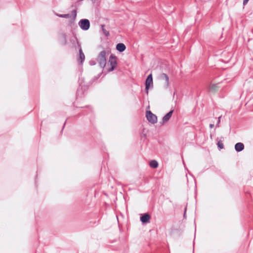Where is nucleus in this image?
I'll return each instance as SVG.
<instances>
[{"label":"nucleus","instance_id":"f257e3e1","mask_svg":"<svg viewBox=\"0 0 253 253\" xmlns=\"http://www.w3.org/2000/svg\"><path fill=\"white\" fill-rule=\"evenodd\" d=\"M97 60L100 67L103 69L106 64V51L105 50L101 51L99 53Z\"/></svg>","mask_w":253,"mask_h":253},{"label":"nucleus","instance_id":"f03ea898","mask_svg":"<svg viewBox=\"0 0 253 253\" xmlns=\"http://www.w3.org/2000/svg\"><path fill=\"white\" fill-rule=\"evenodd\" d=\"M108 65H109L111 67L108 68V70L109 72H111L113 71L115 68L116 67L117 65V57L115 55L113 54H111L110 56L109 60L108 61Z\"/></svg>","mask_w":253,"mask_h":253},{"label":"nucleus","instance_id":"7ed1b4c3","mask_svg":"<svg viewBox=\"0 0 253 253\" xmlns=\"http://www.w3.org/2000/svg\"><path fill=\"white\" fill-rule=\"evenodd\" d=\"M146 116L149 123L155 124L157 122V117L150 111H146Z\"/></svg>","mask_w":253,"mask_h":253},{"label":"nucleus","instance_id":"20e7f679","mask_svg":"<svg viewBox=\"0 0 253 253\" xmlns=\"http://www.w3.org/2000/svg\"><path fill=\"white\" fill-rule=\"evenodd\" d=\"M79 25L83 30H87L90 27V22L88 19H81L79 22Z\"/></svg>","mask_w":253,"mask_h":253},{"label":"nucleus","instance_id":"39448f33","mask_svg":"<svg viewBox=\"0 0 253 253\" xmlns=\"http://www.w3.org/2000/svg\"><path fill=\"white\" fill-rule=\"evenodd\" d=\"M153 87V77L152 74H149L145 81V89L147 93L148 92V89L150 87Z\"/></svg>","mask_w":253,"mask_h":253},{"label":"nucleus","instance_id":"423d86ee","mask_svg":"<svg viewBox=\"0 0 253 253\" xmlns=\"http://www.w3.org/2000/svg\"><path fill=\"white\" fill-rule=\"evenodd\" d=\"M77 44H78V47L79 49V57L78 58V61L80 64H82L84 61L85 55L82 50V49L81 47V45L79 42H77Z\"/></svg>","mask_w":253,"mask_h":253},{"label":"nucleus","instance_id":"0eeeda50","mask_svg":"<svg viewBox=\"0 0 253 253\" xmlns=\"http://www.w3.org/2000/svg\"><path fill=\"white\" fill-rule=\"evenodd\" d=\"M160 79L161 80L165 81V86L168 87L169 86V78L168 76L165 73H162L160 76Z\"/></svg>","mask_w":253,"mask_h":253},{"label":"nucleus","instance_id":"6e6552de","mask_svg":"<svg viewBox=\"0 0 253 253\" xmlns=\"http://www.w3.org/2000/svg\"><path fill=\"white\" fill-rule=\"evenodd\" d=\"M150 216L148 213H144L140 217V221L143 223H146L149 222Z\"/></svg>","mask_w":253,"mask_h":253},{"label":"nucleus","instance_id":"1a4fd4ad","mask_svg":"<svg viewBox=\"0 0 253 253\" xmlns=\"http://www.w3.org/2000/svg\"><path fill=\"white\" fill-rule=\"evenodd\" d=\"M244 149V145L241 142L237 143L235 145V149L238 152H241Z\"/></svg>","mask_w":253,"mask_h":253},{"label":"nucleus","instance_id":"9d476101","mask_svg":"<svg viewBox=\"0 0 253 253\" xmlns=\"http://www.w3.org/2000/svg\"><path fill=\"white\" fill-rule=\"evenodd\" d=\"M173 112V110H171L169 113H168L166 115H165L163 118V123H165L168 122L170 118H171L172 113Z\"/></svg>","mask_w":253,"mask_h":253},{"label":"nucleus","instance_id":"9b49d317","mask_svg":"<svg viewBox=\"0 0 253 253\" xmlns=\"http://www.w3.org/2000/svg\"><path fill=\"white\" fill-rule=\"evenodd\" d=\"M59 42L62 45H65L67 43L66 35L65 34L62 33L60 35L59 38Z\"/></svg>","mask_w":253,"mask_h":253},{"label":"nucleus","instance_id":"f8f14e48","mask_svg":"<svg viewBox=\"0 0 253 253\" xmlns=\"http://www.w3.org/2000/svg\"><path fill=\"white\" fill-rule=\"evenodd\" d=\"M126 48V45L123 43H118L116 45V49L120 52L125 51Z\"/></svg>","mask_w":253,"mask_h":253},{"label":"nucleus","instance_id":"ddd939ff","mask_svg":"<svg viewBox=\"0 0 253 253\" xmlns=\"http://www.w3.org/2000/svg\"><path fill=\"white\" fill-rule=\"evenodd\" d=\"M219 87L218 84H212L209 86V90L210 91L215 92L218 90Z\"/></svg>","mask_w":253,"mask_h":253},{"label":"nucleus","instance_id":"4468645a","mask_svg":"<svg viewBox=\"0 0 253 253\" xmlns=\"http://www.w3.org/2000/svg\"><path fill=\"white\" fill-rule=\"evenodd\" d=\"M150 166L152 168H156L158 166V163L156 160H152L150 163Z\"/></svg>","mask_w":253,"mask_h":253},{"label":"nucleus","instance_id":"2eb2a0df","mask_svg":"<svg viewBox=\"0 0 253 253\" xmlns=\"http://www.w3.org/2000/svg\"><path fill=\"white\" fill-rule=\"evenodd\" d=\"M105 26L104 25H101V28H102V32L103 33V34H104V35L106 37H108L109 36L110 34H109V32L107 30H106L105 28H104Z\"/></svg>","mask_w":253,"mask_h":253},{"label":"nucleus","instance_id":"dca6fc26","mask_svg":"<svg viewBox=\"0 0 253 253\" xmlns=\"http://www.w3.org/2000/svg\"><path fill=\"white\" fill-rule=\"evenodd\" d=\"M217 144L218 147L220 149H222L224 148V145L221 140L218 141Z\"/></svg>","mask_w":253,"mask_h":253},{"label":"nucleus","instance_id":"f3484780","mask_svg":"<svg viewBox=\"0 0 253 253\" xmlns=\"http://www.w3.org/2000/svg\"><path fill=\"white\" fill-rule=\"evenodd\" d=\"M57 15L61 18H68L70 17V15L69 14H57Z\"/></svg>","mask_w":253,"mask_h":253},{"label":"nucleus","instance_id":"a211bd4d","mask_svg":"<svg viewBox=\"0 0 253 253\" xmlns=\"http://www.w3.org/2000/svg\"><path fill=\"white\" fill-rule=\"evenodd\" d=\"M89 64L90 65L93 66V65H95L96 64V62L94 60H91L89 62Z\"/></svg>","mask_w":253,"mask_h":253},{"label":"nucleus","instance_id":"6ab92c4d","mask_svg":"<svg viewBox=\"0 0 253 253\" xmlns=\"http://www.w3.org/2000/svg\"><path fill=\"white\" fill-rule=\"evenodd\" d=\"M221 116H220V117H219L218 118L217 123V124L216 125V126H219L218 125H219V123L220 122V119H221Z\"/></svg>","mask_w":253,"mask_h":253},{"label":"nucleus","instance_id":"aec40b11","mask_svg":"<svg viewBox=\"0 0 253 253\" xmlns=\"http://www.w3.org/2000/svg\"><path fill=\"white\" fill-rule=\"evenodd\" d=\"M249 0H243V5H246L248 2L249 1Z\"/></svg>","mask_w":253,"mask_h":253},{"label":"nucleus","instance_id":"412c9836","mask_svg":"<svg viewBox=\"0 0 253 253\" xmlns=\"http://www.w3.org/2000/svg\"><path fill=\"white\" fill-rule=\"evenodd\" d=\"M72 13L74 14V17H75L77 15L76 10H73Z\"/></svg>","mask_w":253,"mask_h":253},{"label":"nucleus","instance_id":"4be33fe9","mask_svg":"<svg viewBox=\"0 0 253 253\" xmlns=\"http://www.w3.org/2000/svg\"><path fill=\"white\" fill-rule=\"evenodd\" d=\"M214 126V125L213 124H210V127L212 128Z\"/></svg>","mask_w":253,"mask_h":253}]
</instances>
